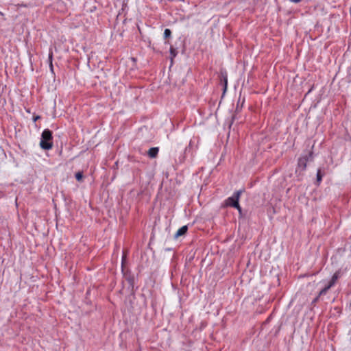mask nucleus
I'll use <instances>...</instances> for the list:
<instances>
[{"label": "nucleus", "mask_w": 351, "mask_h": 351, "mask_svg": "<svg viewBox=\"0 0 351 351\" xmlns=\"http://www.w3.org/2000/svg\"><path fill=\"white\" fill-rule=\"evenodd\" d=\"M342 272L341 269L337 270L332 276L330 280L327 285L325 286L319 293V296L326 294L328 291L336 283L338 279L341 276Z\"/></svg>", "instance_id": "3"}, {"label": "nucleus", "mask_w": 351, "mask_h": 351, "mask_svg": "<svg viewBox=\"0 0 351 351\" xmlns=\"http://www.w3.org/2000/svg\"><path fill=\"white\" fill-rule=\"evenodd\" d=\"M170 54L171 60L177 56V51L173 47H170Z\"/></svg>", "instance_id": "9"}, {"label": "nucleus", "mask_w": 351, "mask_h": 351, "mask_svg": "<svg viewBox=\"0 0 351 351\" xmlns=\"http://www.w3.org/2000/svg\"><path fill=\"white\" fill-rule=\"evenodd\" d=\"M52 58H53V53L50 52L49 54V62H50V67H51V69L53 68Z\"/></svg>", "instance_id": "12"}, {"label": "nucleus", "mask_w": 351, "mask_h": 351, "mask_svg": "<svg viewBox=\"0 0 351 351\" xmlns=\"http://www.w3.org/2000/svg\"><path fill=\"white\" fill-rule=\"evenodd\" d=\"M171 35V31L169 29H165L164 31L165 38H169Z\"/></svg>", "instance_id": "10"}, {"label": "nucleus", "mask_w": 351, "mask_h": 351, "mask_svg": "<svg viewBox=\"0 0 351 351\" xmlns=\"http://www.w3.org/2000/svg\"><path fill=\"white\" fill-rule=\"evenodd\" d=\"M313 160V152H310L308 155L302 156L298 159V167L301 168L302 171L306 169V163L309 160Z\"/></svg>", "instance_id": "4"}, {"label": "nucleus", "mask_w": 351, "mask_h": 351, "mask_svg": "<svg viewBox=\"0 0 351 351\" xmlns=\"http://www.w3.org/2000/svg\"><path fill=\"white\" fill-rule=\"evenodd\" d=\"M242 191L239 190L234 193L232 197H228L226 200V206H231L233 208H237L239 212H241V208L239 206V200L240 198V195L242 193Z\"/></svg>", "instance_id": "2"}, {"label": "nucleus", "mask_w": 351, "mask_h": 351, "mask_svg": "<svg viewBox=\"0 0 351 351\" xmlns=\"http://www.w3.org/2000/svg\"><path fill=\"white\" fill-rule=\"evenodd\" d=\"M220 80L223 85V93H226L228 86V75L226 71H221L220 72Z\"/></svg>", "instance_id": "5"}, {"label": "nucleus", "mask_w": 351, "mask_h": 351, "mask_svg": "<svg viewBox=\"0 0 351 351\" xmlns=\"http://www.w3.org/2000/svg\"><path fill=\"white\" fill-rule=\"evenodd\" d=\"M322 175L321 173V170L318 169L317 173V182L319 183L322 181Z\"/></svg>", "instance_id": "11"}, {"label": "nucleus", "mask_w": 351, "mask_h": 351, "mask_svg": "<svg viewBox=\"0 0 351 351\" xmlns=\"http://www.w3.org/2000/svg\"><path fill=\"white\" fill-rule=\"evenodd\" d=\"M302 0H290L291 2L293 3H300Z\"/></svg>", "instance_id": "14"}, {"label": "nucleus", "mask_w": 351, "mask_h": 351, "mask_svg": "<svg viewBox=\"0 0 351 351\" xmlns=\"http://www.w3.org/2000/svg\"><path fill=\"white\" fill-rule=\"evenodd\" d=\"M187 230H188V227L186 226H184L181 227L180 229H178L177 232L175 234L174 237L178 238L180 236L185 234L186 233Z\"/></svg>", "instance_id": "7"}, {"label": "nucleus", "mask_w": 351, "mask_h": 351, "mask_svg": "<svg viewBox=\"0 0 351 351\" xmlns=\"http://www.w3.org/2000/svg\"><path fill=\"white\" fill-rule=\"evenodd\" d=\"M40 119V116H36L34 118V121H36L38 119Z\"/></svg>", "instance_id": "15"}, {"label": "nucleus", "mask_w": 351, "mask_h": 351, "mask_svg": "<svg viewBox=\"0 0 351 351\" xmlns=\"http://www.w3.org/2000/svg\"><path fill=\"white\" fill-rule=\"evenodd\" d=\"M184 160V157H182V158L180 160V162H182Z\"/></svg>", "instance_id": "16"}, {"label": "nucleus", "mask_w": 351, "mask_h": 351, "mask_svg": "<svg viewBox=\"0 0 351 351\" xmlns=\"http://www.w3.org/2000/svg\"><path fill=\"white\" fill-rule=\"evenodd\" d=\"M159 152L158 147H152L149 149L147 154L151 158H154L157 156Z\"/></svg>", "instance_id": "6"}, {"label": "nucleus", "mask_w": 351, "mask_h": 351, "mask_svg": "<svg viewBox=\"0 0 351 351\" xmlns=\"http://www.w3.org/2000/svg\"><path fill=\"white\" fill-rule=\"evenodd\" d=\"M52 132L49 129H45L42 133L40 146L45 150L51 149L53 147Z\"/></svg>", "instance_id": "1"}, {"label": "nucleus", "mask_w": 351, "mask_h": 351, "mask_svg": "<svg viewBox=\"0 0 351 351\" xmlns=\"http://www.w3.org/2000/svg\"><path fill=\"white\" fill-rule=\"evenodd\" d=\"M75 178L78 182H82L83 178V173L82 171H78L75 173Z\"/></svg>", "instance_id": "8"}, {"label": "nucleus", "mask_w": 351, "mask_h": 351, "mask_svg": "<svg viewBox=\"0 0 351 351\" xmlns=\"http://www.w3.org/2000/svg\"><path fill=\"white\" fill-rule=\"evenodd\" d=\"M319 297H320V296H319V295H317V297H316V298L313 300V303H315V302H317L318 301V300H319Z\"/></svg>", "instance_id": "13"}]
</instances>
